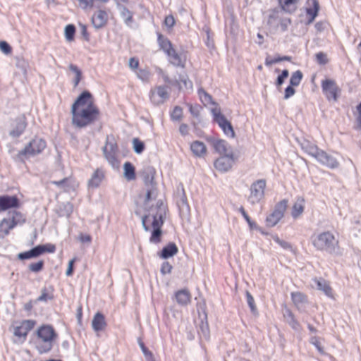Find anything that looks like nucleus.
<instances>
[{
  "label": "nucleus",
  "instance_id": "nucleus-18",
  "mask_svg": "<svg viewBox=\"0 0 361 361\" xmlns=\"http://www.w3.org/2000/svg\"><path fill=\"white\" fill-rule=\"evenodd\" d=\"M19 207L20 201L16 196H0V212L12 208H18Z\"/></svg>",
  "mask_w": 361,
  "mask_h": 361
},
{
  "label": "nucleus",
  "instance_id": "nucleus-32",
  "mask_svg": "<svg viewBox=\"0 0 361 361\" xmlns=\"http://www.w3.org/2000/svg\"><path fill=\"white\" fill-rule=\"evenodd\" d=\"M192 153L197 157H202L207 152V147L204 142L200 141H194L190 145Z\"/></svg>",
  "mask_w": 361,
  "mask_h": 361
},
{
  "label": "nucleus",
  "instance_id": "nucleus-51",
  "mask_svg": "<svg viewBox=\"0 0 361 361\" xmlns=\"http://www.w3.org/2000/svg\"><path fill=\"white\" fill-rule=\"evenodd\" d=\"M171 117L173 121H180L183 117V109L179 106H175L171 114Z\"/></svg>",
  "mask_w": 361,
  "mask_h": 361
},
{
  "label": "nucleus",
  "instance_id": "nucleus-5",
  "mask_svg": "<svg viewBox=\"0 0 361 361\" xmlns=\"http://www.w3.org/2000/svg\"><path fill=\"white\" fill-rule=\"evenodd\" d=\"M159 49L163 51L170 64L176 67L185 66V61L181 54L176 51L171 42L161 34H159Z\"/></svg>",
  "mask_w": 361,
  "mask_h": 361
},
{
  "label": "nucleus",
  "instance_id": "nucleus-48",
  "mask_svg": "<svg viewBox=\"0 0 361 361\" xmlns=\"http://www.w3.org/2000/svg\"><path fill=\"white\" fill-rule=\"evenodd\" d=\"M54 298V295L52 291L49 292L48 290L44 288L42 290V293L40 296L37 298L38 301L40 302H47L48 300H52Z\"/></svg>",
  "mask_w": 361,
  "mask_h": 361
},
{
  "label": "nucleus",
  "instance_id": "nucleus-42",
  "mask_svg": "<svg viewBox=\"0 0 361 361\" xmlns=\"http://www.w3.org/2000/svg\"><path fill=\"white\" fill-rule=\"evenodd\" d=\"M176 20L173 15L170 14L165 17L163 26L166 30L167 32H171L175 25Z\"/></svg>",
  "mask_w": 361,
  "mask_h": 361
},
{
  "label": "nucleus",
  "instance_id": "nucleus-23",
  "mask_svg": "<svg viewBox=\"0 0 361 361\" xmlns=\"http://www.w3.org/2000/svg\"><path fill=\"white\" fill-rule=\"evenodd\" d=\"M170 220V213L168 208V205L162 200H159V238L161 235V225Z\"/></svg>",
  "mask_w": 361,
  "mask_h": 361
},
{
  "label": "nucleus",
  "instance_id": "nucleus-44",
  "mask_svg": "<svg viewBox=\"0 0 361 361\" xmlns=\"http://www.w3.org/2000/svg\"><path fill=\"white\" fill-rule=\"evenodd\" d=\"M37 249H39L41 252H39V255L45 253H54L56 251V246L51 243H47L44 245H39L36 246Z\"/></svg>",
  "mask_w": 361,
  "mask_h": 361
},
{
  "label": "nucleus",
  "instance_id": "nucleus-47",
  "mask_svg": "<svg viewBox=\"0 0 361 361\" xmlns=\"http://www.w3.org/2000/svg\"><path fill=\"white\" fill-rule=\"evenodd\" d=\"M75 32V27L73 25H68L65 27V37L66 39L71 42L74 39Z\"/></svg>",
  "mask_w": 361,
  "mask_h": 361
},
{
  "label": "nucleus",
  "instance_id": "nucleus-20",
  "mask_svg": "<svg viewBox=\"0 0 361 361\" xmlns=\"http://www.w3.org/2000/svg\"><path fill=\"white\" fill-rule=\"evenodd\" d=\"M27 127L26 118L24 116L18 117L16 119L15 128L10 132V135L13 137H20L25 131Z\"/></svg>",
  "mask_w": 361,
  "mask_h": 361
},
{
  "label": "nucleus",
  "instance_id": "nucleus-38",
  "mask_svg": "<svg viewBox=\"0 0 361 361\" xmlns=\"http://www.w3.org/2000/svg\"><path fill=\"white\" fill-rule=\"evenodd\" d=\"M11 214V219H9L13 226L16 227L17 225H22L25 222V218L23 214L18 211H13L10 212Z\"/></svg>",
  "mask_w": 361,
  "mask_h": 361
},
{
  "label": "nucleus",
  "instance_id": "nucleus-9",
  "mask_svg": "<svg viewBox=\"0 0 361 361\" xmlns=\"http://www.w3.org/2000/svg\"><path fill=\"white\" fill-rule=\"evenodd\" d=\"M174 198L183 220L189 221L190 215V206L188 203L185 192L182 183H179L174 193Z\"/></svg>",
  "mask_w": 361,
  "mask_h": 361
},
{
  "label": "nucleus",
  "instance_id": "nucleus-36",
  "mask_svg": "<svg viewBox=\"0 0 361 361\" xmlns=\"http://www.w3.org/2000/svg\"><path fill=\"white\" fill-rule=\"evenodd\" d=\"M291 298L293 303L298 309L301 308L302 305L307 302V297L300 292L292 293Z\"/></svg>",
  "mask_w": 361,
  "mask_h": 361
},
{
  "label": "nucleus",
  "instance_id": "nucleus-11",
  "mask_svg": "<svg viewBox=\"0 0 361 361\" xmlns=\"http://www.w3.org/2000/svg\"><path fill=\"white\" fill-rule=\"evenodd\" d=\"M36 322L32 319H25L20 322H16L13 325V335L21 342H24L28 333L35 327Z\"/></svg>",
  "mask_w": 361,
  "mask_h": 361
},
{
  "label": "nucleus",
  "instance_id": "nucleus-2",
  "mask_svg": "<svg viewBox=\"0 0 361 361\" xmlns=\"http://www.w3.org/2000/svg\"><path fill=\"white\" fill-rule=\"evenodd\" d=\"M35 348L39 354L49 353L54 346L58 335L54 327L49 324L39 326L36 332Z\"/></svg>",
  "mask_w": 361,
  "mask_h": 361
},
{
  "label": "nucleus",
  "instance_id": "nucleus-3",
  "mask_svg": "<svg viewBox=\"0 0 361 361\" xmlns=\"http://www.w3.org/2000/svg\"><path fill=\"white\" fill-rule=\"evenodd\" d=\"M312 243L317 250L326 252L331 255H338L340 252L338 240L329 231L312 235Z\"/></svg>",
  "mask_w": 361,
  "mask_h": 361
},
{
  "label": "nucleus",
  "instance_id": "nucleus-33",
  "mask_svg": "<svg viewBox=\"0 0 361 361\" xmlns=\"http://www.w3.org/2000/svg\"><path fill=\"white\" fill-rule=\"evenodd\" d=\"M13 228L15 227L9 219H3L0 222V238H3L6 236Z\"/></svg>",
  "mask_w": 361,
  "mask_h": 361
},
{
  "label": "nucleus",
  "instance_id": "nucleus-41",
  "mask_svg": "<svg viewBox=\"0 0 361 361\" xmlns=\"http://www.w3.org/2000/svg\"><path fill=\"white\" fill-rule=\"evenodd\" d=\"M121 17L127 25H129L133 20L132 13L123 5L118 6Z\"/></svg>",
  "mask_w": 361,
  "mask_h": 361
},
{
  "label": "nucleus",
  "instance_id": "nucleus-64",
  "mask_svg": "<svg viewBox=\"0 0 361 361\" xmlns=\"http://www.w3.org/2000/svg\"><path fill=\"white\" fill-rule=\"evenodd\" d=\"M310 343L314 345L316 348L321 353H324V350H323V348H322L321 346V344L318 340V338L315 336L314 337H312L310 338Z\"/></svg>",
  "mask_w": 361,
  "mask_h": 361
},
{
  "label": "nucleus",
  "instance_id": "nucleus-49",
  "mask_svg": "<svg viewBox=\"0 0 361 361\" xmlns=\"http://www.w3.org/2000/svg\"><path fill=\"white\" fill-rule=\"evenodd\" d=\"M139 345L140 348L145 355V361H155L154 359L153 355L151 351H149L145 345L144 343L140 340L139 341Z\"/></svg>",
  "mask_w": 361,
  "mask_h": 361
},
{
  "label": "nucleus",
  "instance_id": "nucleus-61",
  "mask_svg": "<svg viewBox=\"0 0 361 361\" xmlns=\"http://www.w3.org/2000/svg\"><path fill=\"white\" fill-rule=\"evenodd\" d=\"M274 240L283 249L288 250L291 248V245L288 242L281 240L278 236L274 237Z\"/></svg>",
  "mask_w": 361,
  "mask_h": 361
},
{
  "label": "nucleus",
  "instance_id": "nucleus-37",
  "mask_svg": "<svg viewBox=\"0 0 361 361\" xmlns=\"http://www.w3.org/2000/svg\"><path fill=\"white\" fill-rule=\"evenodd\" d=\"M108 1L109 0H78L80 6L85 10L98 7L99 6L97 4L98 2L107 3Z\"/></svg>",
  "mask_w": 361,
  "mask_h": 361
},
{
  "label": "nucleus",
  "instance_id": "nucleus-27",
  "mask_svg": "<svg viewBox=\"0 0 361 361\" xmlns=\"http://www.w3.org/2000/svg\"><path fill=\"white\" fill-rule=\"evenodd\" d=\"M178 252V249L176 245L174 243H170L162 248L159 257L163 259H168L176 255Z\"/></svg>",
  "mask_w": 361,
  "mask_h": 361
},
{
  "label": "nucleus",
  "instance_id": "nucleus-39",
  "mask_svg": "<svg viewBox=\"0 0 361 361\" xmlns=\"http://www.w3.org/2000/svg\"><path fill=\"white\" fill-rule=\"evenodd\" d=\"M40 252L39 249H37L35 247L28 251L19 253L18 257L21 260L31 259L39 256Z\"/></svg>",
  "mask_w": 361,
  "mask_h": 361
},
{
  "label": "nucleus",
  "instance_id": "nucleus-8",
  "mask_svg": "<svg viewBox=\"0 0 361 361\" xmlns=\"http://www.w3.org/2000/svg\"><path fill=\"white\" fill-rule=\"evenodd\" d=\"M46 147L45 140L42 138H34L22 150L19 151L18 157L23 161L24 159L41 154Z\"/></svg>",
  "mask_w": 361,
  "mask_h": 361
},
{
  "label": "nucleus",
  "instance_id": "nucleus-4",
  "mask_svg": "<svg viewBox=\"0 0 361 361\" xmlns=\"http://www.w3.org/2000/svg\"><path fill=\"white\" fill-rule=\"evenodd\" d=\"M290 24V18L286 16L284 12L279 8L272 10L268 16L267 25L270 31L274 33L287 31Z\"/></svg>",
  "mask_w": 361,
  "mask_h": 361
},
{
  "label": "nucleus",
  "instance_id": "nucleus-43",
  "mask_svg": "<svg viewBox=\"0 0 361 361\" xmlns=\"http://www.w3.org/2000/svg\"><path fill=\"white\" fill-rule=\"evenodd\" d=\"M303 75L300 71H296L292 73L290 79V85L292 86H298L302 79Z\"/></svg>",
  "mask_w": 361,
  "mask_h": 361
},
{
  "label": "nucleus",
  "instance_id": "nucleus-14",
  "mask_svg": "<svg viewBox=\"0 0 361 361\" xmlns=\"http://www.w3.org/2000/svg\"><path fill=\"white\" fill-rule=\"evenodd\" d=\"M288 205V200H283L277 203L273 212L267 217V224L269 226H274L283 216Z\"/></svg>",
  "mask_w": 361,
  "mask_h": 361
},
{
  "label": "nucleus",
  "instance_id": "nucleus-59",
  "mask_svg": "<svg viewBox=\"0 0 361 361\" xmlns=\"http://www.w3.org/2000/svg\"><path fill=\"white\" fill-rule=\"evenodd\" d=\"M173 266L169 262H164L161 264V272L162 274H169L171 271Z\"/></svg>",
  "mask_w": 361,
  "mask_h": 361
},
{
  "label": "nucleus",
  "instance_id": "nucleus-35",
  "mask_svg": "<svg viewBox=\"0 0 361 361\" xmlns=\"http://www.w3.org/2000/svg\"><path fill=\"white\" fill-rule=\"evenodd\" d=\"M309 5H312V8H307V13L311 16L308 20V24L313 22L319 11V3L317 0H308Z\"/></svg>",
  "mask_w": 361,
  "mask_h": 361
},
{
  "label": "nucleus",
  "instance_id": "nucleus-57",
  "mask_svg": "<svg viewBox=\"0 0 361 361\" xmlns=\"http://www.w3.org/2000/svg\"><path fill=\"white\" fill-rule=\"evenodd\" d=\"M0 49L5 54H9L12 51L11 47L5 41L0 42Z\"/></svg>",
  "mask_w": 361,
  "mask_h": 361
},
{
  "label": "nucleus",
  "instance_id": "nucleus-56",
  "mask_svg": "<svg viewBox=\"0 0 361 361\" xmlns=\"http://www.w3.org/2000/svg\"><path fill=\"white\" fill-rule=\"evenodd\" d=\"M238 210L241 213V214L243 215V216L244 217L245 221L247 222L250 228L251 229L253 228L255 226V224L254 221H252L250 219V216L246 213V212H245V209L243 208V207H240Z\"/></svg>",
  "mask_w": 361,
  "mask_h": 361
},
{
  "label": "nucleus",
  "instance_id": "nucleus-60",
  "mask_svg": "<svg viewBox=\"0 0 361 361\" xmlns=\"http://www.w3.org/2000/svg\"><path fill=\"white\" fill-rule=\"evenodd\" d=\"M317 61L319 64L324 65L328 62L326 54L323 52H319L316 54Z\"/></svg>",
  "mask_w": 361,
  "mask_h": 361
},
{
  "label": "nucleus",
  "instance_id": "nucleus-25",
  "mask_svg": "<svg viewBox=\"0 0 361 361\" xmlns=\"http://www.w3.org/2000/svg\"><path fill=\"white\" fill-rule=\"evenodd\" d=\"M300 147L305 152L314 157V159L317 157V153H319V150L321 149L315 144L307 140H303L300 142Z\"/></svg>",
  "mask_w": 361,
  "mask_h": 361
},
{
  "label": "nucleus",
  "instance_id": "nucleus-34",
  "mask_svg": "<svg viewBox=\"0 0 361 361\" xmlns=\"http://www.w3.org/2000/svg\"><path fill=\"white\" fill-rule=\"evenodd\" d=\"M304 202L305 200L302 197H298L295 202L293 210H292V216L294 219H297L300 216L303 211H304Z\"/></svg>",
  "mask_w": 361,
  "mask_h": 361
},
{
  "label": "nucleus",
  "instance_id": "nucleus-62",
  "mask_svg": "<svg viewBox=\"0 0 361 361\" xmlns=\"http://www.w3.org/2000/svg\"><path fill=\"white\" fill-rule=\"evenodd\" d=\"M294 86L289 85L285 89L284 99H288L290 97L293 96L295 93V90L293 88Z\"/></svg>",
  "mask_w": 361,
  "mask_h": 361
},
{
  "label": "nucleus",
  "instance_id": "nucleus-40",
  "mask_svg": "<svg viewBox=\"0 0 361 361\" xmlns=\"http://www.w3.org/2000/svg\"><path fill=\"white\" fill-rule=\"evenodd\" d=\"M68 68L69 70L75 74L73 84L74 87H77L82 79V71L76 65L73 63H71Z\"/></svg>",
  "mask_w": 361,
  "mask_h": 361
},
{
  "label": "nucleus",
  "instance_id": "nucleus-17",
  "mask_svg": "<svg viewBox=\"0 0 361 361\" xmlns=\"http://www.w3.org/2000/svg\"><path fill=\"white\" fill-rule=\"evenodd\" d=\"M234 163L233 153L229 152L226 155H222L214 162V167L221 172L229 171Z\"/></svg>",
  "mask_w": 361,
  "mask_h": 361
},
{
  "label": "nucleus",
  "instance_id": "nucleus-55",
  "mask_svg": "<svg viewBox=\"0 0 361 361\" xmlns=\"http://www.w3.org/2000/svg\"><path fill=\"white\" fill-rule=\"evenodd\" d=\"M289 72L287 69L283 70L281 74L277 77L276 85L279 87L281 86L288 77Z\"/></svg>",
  "mask_w": 361,
  "mask_h": 361
},
{
  "label": "nucleus",
  "instance_id": "nucleus-10",
  "mask_svg": "<svg viewBox=\"0 0 361 361\" xmlns=\"http://www.w3.org/2000/svg\"><path fill=\"white\" fill-rule=\"evenodd\" d=\"M267 185L264 179H259L253 182L250 188V195L247 201L252 205L259 203L264 197V190Z\"/></svg>",
  "mask_w": 361,
  "mask_h": 361
},
{
  "label": "nucleus",
  "instance_id": "nucleus-50",
  "mask_svg": "<svg viewBox=\"0 0 361 361\" xmlns=\"http://www.w3.org/2000/svg\"><path fill=\"white\" fill-rule=\"evenodd\" d=\"M133 147L137 154H141L145 149L144 142L140 141L138 138H134L133 140Z\"/></svg>",
  "mask_w": 361,
  "mask_h": 361
},
{
  "label": "nucleus",
  "instance_id": "nucleus-22",
  "mask_svg": "<svg viewBox=\"0 0 361 361\" xmlns=\"http://www.w3.org/2000/svg\"><path fill=\"white\" fill-rule=\"evenodd\" d=\"M106 322L104 314L99 312H97L92 321V327L96 332L102 331L105 329Z\"/></svg>",
  "mask_w": 361,
  "mask_h": 361
},
{
  "label": "nucleus",
  "instance_id": "nucleus-24",
  "mask_svg": "<svg viewBox=\"0 0 361 361\" xmlns=\"http://www.w3.org/2000/svg\"><path fill=\"white\" fill-rule=\"evenodd\" d=\"M198 334L200 339L209 341L210 338V331L207 322V314L204 313V318L202 319L198 327Z\"/></svg>",
  "mask_w": 361,
  "mask_h": 361
},
{
  "label": "nucleus",
  "instance_id": "nucleus-7",
  "mask_svg": "<svg viewBox=\"0 0 361 361\" xmlns=\"http://www.w3.org/2000/svg\"><path fill=\"white\" fill-rule=\"evenodd\" d=\"M140 176L145 183V186L147 187V193L145 202V205L147 207H148L149 202L156 197V195L152 197V195L154 194V190L155 189L156 186V183L154 182L156 169L152 166H146L140 172Z\"/></svg>",
  "mask_w": 361,
  "mask_h": 361
},
{
  "label": "nucleus",
  "instance_id": "nucleus-54",
  "mask_svg": "<svg viewBox=\"0 0 361 361\" xmlns=\"http://www.w3.org/2000/svg\"><path fill=\"white\" fill-rule=\"evenodd\" d=\"M44 266L43 261H39L37 262L32 263L29 265V269L35 273L40 271Z\"/></svg>",
  "mask_w": 361,
  "mask_h": 361
},
{
  "label": "nucleus",
  "instance_id": "nucleus-45",
  "mask_svg": "<svg viewBox=\"0 0 361 361\" xmlns=\"http://www.w3.org/2000/svg\"><path fill=\"white\" fill-rule=\"evenodd\" d=\"M284 316L286 318L287 322L288 324L294 329H298L299 326V324L298 322L295 319L293 313L289 310H286V312L284 313Z\"/></svg>",
  "mask_w": 361,
  "mask_h": 361
},
{
  "label": "nucleus",
  "instance_id": "nucleus-16",
  "mask_svg": "<svg viewBox=\"0 0 361 361\" xmlns=\"http://www.w3.org/2000/svg\"><path fill=\"white\" fill-rule=\"evenodd\" d=\"M322 88L327 99L337 100V93L340 90L336 82L331 79H326L322 82Z\"/></svg>",
  "mask_w": 361,
  "mask_h": 361
},
{
  "label": "nucleus",
  "instance_id": "nucleus-31",
  "mask_svg": "<svg viewBox=\"0 0 361 361\" xmlns=\"http://www.w3.org/2000/svg\"><path fill=\"white\" fill-rule=\"evenodd\" d=\"M124 177L128 180H134L136 178L135 169L134 166L129 161L126 162L123 164Z\"/></svg>",
  "mask_w": 361,
  "mask_h": 361
},
{
  "label": "nucleus",
  "instance_id": "nucleus-26",
  "mask_svg": "<svg viewBox=\"0 0 361 361\" xmlns=\"http://www.w3.org/2000/svg\"><path fill=\"white\" fill-rule=\"evenodd\" d=\"M175 298L177 303L182 306L188 305L191 301V295L188 289L178 290Z\"/></svg>",
  "mask_w": 361,
  "mask_h": 361
},
{
  "label": "nucleus",
  "instance_id": "nucleus-21",
  "mask_svg": "<svg viewBox=\"0 0 361 361\" xmlns=\"http://www.w3.org/2000/svg\"><path fill=\"white\" fill-rule=\"evenodd\" d=\"M105 178V173L102 169H97L92 173L90 179L88 181L89 188H98Z\"/></svg>",
  "mask_w": 361,
  "mask_h": 361
},
{
  "label": "nucleus",
  "instance_id": "nucleus-53",
  "mask_svg": "<svg viewBox=\"0 0 361 361\" xmlns=\"http://www.w3.org/2000/svg\"><path fill=\"white\" fill-rule=\"evenodd\" d=\"M135 73L142 81L147 80L150 75L149 71L147 69H137Z\"/></svg>",
  "mask_w": 361,
  "mask_h": 361
},
{
  "label": "nucleus",
  "instance_id": "nucleus-15",
  "mask_svg": "<svg viewBox=\"0 0 361 361\" xmlns=\"http://www.w3.org/2000/svg\"><path fill=\"white\" fill-rule=\"evenodd\" d=\"M315 159L323 166L331 169H336L339 166V161L337 159L333 154H329L323 149L319 150Z\"/></svg>",
  "mask_w": 361,
  "mask_h": 361
},
{
  "label": "nucleus",
  "instance_id": "nucleus-63",
  "mask_svg": "<svg viewBox=\"0 0 361 361\" xmlns=\"http://www.w3.org/2000/svg\"><path fill=\"white\" fill-rule=\"evenodd\" d=\"M129 66L130 68L135 72L138 69L139 66V61L135 57H132L129 60Z\"/></svg>",
  "mask_w": 361,
  "mask_h": 361
},
{
  "label": "nucleus",
  "instance_id": "nucleus-28",
  "mask_svg": "<svg viewBox=\"0 0 361 361\" xmlns=\"http://www.w3.org/2000/svg\"><path fill=\"white\" fill-rule=\"evenodd\" d=\"M213 146L218 153L223 155H226L229 152H233L231 147L224 140H218L214 141Z\"/></svg>",
  "mask_w": 361,
  "mask_h": 361
},
{
  "label": "nucleus",
  "instance_id": "nucleus-6",
  "mask_svg": "<svg viewBox=\"0 0 361 361\" xmlns=\"http://www.w3.org/2000/svg\"><path fill=\"white\" fill-rule=\"evenodd\" d=\"M158 204L153 205L151 211L142 218V226L146 231H152L149 241L152 243H158Z\"/></svg>",
  "mask_w": 361,
  "mask_h": 361
},
{
  "label": "nucleus",
  "instance_id": "nucleus-29",
  "mask_svg": "<svg viewBox=\"0 0 361 361\" xmlns=\"http://www.w3.org/2000/svg\"><path fill=\"white\" fill-rule=\"evenodd\" d=\"M314 281L318 290L322 291L326 296L329 298L333 297L332 288L326 281L322 279H316L314 280Z\"/></svg>",
  "mask_w": 361,
  "mask_h": 361
},
{
  "label": "nucleus",
  "instance_id": "nucleus-13",
  "mask_svg": "<svg viewBox=\"0 0 361 361\" xmlns=\"http://www.w3.org/2000/svg\"><path fill=\"white\" fill-rule=\"evenodd\" d=\"M104 155L110 165L113 168H118L119 161L117 158L118 146L114 141H109L108 139L103 147Z\"/></svg>",
  "mask_w": 361,
  "mask_h": 361
},
{
  "label": "nucleus",
  "instance_id": "nucleus-46",
  "mask_svg": "<svg viewBox=\"0 0 361 361\" xmlns=\"http://www.w3.org/2000/svg\"><path fill=\"white\" fill-rule=\"evenodd\" d=\"M247 302L250 308L252 314H256L257 313V309L255 303V300L251 293L247 290L245 293Z\"/></svg>",
  "mask_w": 361,
  "mask_h": 361
},
{
  "label": "nucleus",
  "instance_id": "nucleus-30",
  "mask_svg": "<svg viewBox=\"0 0 361 361\" xmlns=\"http://www.w3.org/2000/svg\"><path fill=\"white\" fill-rule=\"evenodd\" d=\"M299 0H279V5L283 12L293 13L297 8Z\"/></svg>",
  "mask_w": 361,
  "mask_h": 361
},
{
  "label": "nucleus",
  "instance_id": "nucleus-1",
  "mask_svg": "<svg viewBox=\"0 0 361 361\" xmlns=\"http://www.w3.org/2000/svg\"><path fill=\"white\" fill-rule=\"evenodd\" d=\"M72 123L78 128L86 127L98 120L100 111L94 104L92 94L82 92L71 107Z\"/></svg>",
  "mask_w": 361,
  "mask_h": 361
},
{
  "label": "nucleus",
  "instance_id": "nucleus-19",
  "mask_svg": "<svg viewBox=\"0 0 361 361\" xmlns=\"http://www.w3.org/2000/svg\"><path fill=\"white\" fill-rule=\"evenodd\" d=\"M108 20V14L105 11L99 10L92 17V23L97 29L104 27Z\"/></svg>",
  "mask_w": 361,
  "mask_h": 361
},
{
  "label": "nucleus",
  "instance_id": "nucleus-52",
  "mask_svg": "<svg viewBox=\"0 0 361 361\" xmlns=\"http://www.w3.org/2000/svg\"><path fill=\"white\" fill-rule=\"evenodd\" d=\"M199 96L200 97L201 101L205 104H209L213 103L212 97L207 92H206L203 90H199Z\"/></svg>",
  "mask_w": 361,
  "mask_h": 361
},
{
  "label": "nucleus",
  "instance_id": "nucleus-12",
  "mask_svg": "<svg viewBox=\"0 0 361 361\" xmlns=\"http://www.w3.org/2000/svg\"><path fill=\"white\" fill-rule=\"evenodd\" d=\"M212 114L214 120L218 123L226 135L230 137H234L235 134L231 123L226 118L224 115L221 112L219 108H214L212 109Z\"/></svg>",
  "mask_w": 361,
  "mask_h": 361
},
{
  "label": "nucleus",
  "instance_id": "nucleus-58",
  "mask_svg": "<svg viewBox=\"0 0 361 361\" xmlns=\"http://www.w3.org/2000/svg\"><path fill=\"white\" fill-rule=\"evenodd\" d=\"M170 92V88L168 86L166 87H159V97L163 99L164 100L169 98Z\"/></svg>",
  "mask_w": 361,
  "mask_h": 361
}]
</instances>
